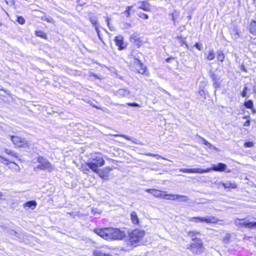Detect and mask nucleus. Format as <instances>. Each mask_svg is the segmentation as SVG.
<instances>
[{"instance_id": "obj_42", "label": "nucleus", "mask_w": 256, "mask_h": 256, "mask_svg": "<svg viewBox=\"0 0 256 256\" xmlns=\"http://www.w3.org/2000/svg\"><path fill=\"white\" fill-rule=\"evenodd\" d=\"M138 16L140 18L142 19L147 20L148 18V16L147 14H144L142 12L138 13Z\"/></svg>"}, {"instance_id": "obj_17", "label": "nucleus", "mask_w": 256, "mask_h": 256, "mask_svg": "<svg viewBox=\"0 0 256 256\" xmlns=\"http://www.w3.org/2000/svg\"><path fill=\"white\" fill-rule=\"evenodd\" d=\"M146 192L152 194L154 196L158 198H163L164 192L162 191L155 189H146Z\"/></svg>"}, {"instance_id": "obj_26", "label": "nucleus", "mask_w": 256, "mask_h": 256, "mask_svg": "<svg viewBox=\"0 0 256 256\" xmlns=\"http://www.w3.org/2000/svg\"><path fill=\"white\" fill-rule=\"evenodd\" d=\"M176 200L181 202H184L188 201L189 199L186 196L176 194Z\"/></svg>"}, {"instance_id": "obj_18", "label": "nucleus", "mask_w": 256, "mask_h": 256, "mask_svg": "<svg viewBox=\"0 0 256 256\" xmlns=\"http://www.w3.org/2000/svg\"><path fill=\"white\" fill-rule=\"evenodd\" d=\"M220 184L225 188H237L236 184L234 182H232L230 181H226V182H221Z\"/></svg>"}, {"instance_id": "obj_1", "label": "nucleus", "mask_w": 256, "mask_h": 256, "mask_svg": "<svg viewBox=\"0 0 256 256\" xmlns=\"http://www.w3.org/2000/svg\"><path fill=\"white\" fill-rule=\"evenodd\" d=\"M104 162V160L100 154H91L86 164L92 171H96L98 167L102 166Z\"/></svg>"}, {"instance_id": "obj_41", "label": "nucleus", "mask_w": 256, "mask_h": 256, "mask_svg": "<svg viewBox=\"0 0 256 256\" xmlns=\"http://www.w3.org/2000/svg\"><path fill=\"white\" fill-rule=\"evenodd\" d=\"M16 22L20 24H23L25 22V20L21 16L17 17Z\"/></svg>"}, {"instance_id": "obj_23", "label": "nucleus", "mask_w": 256, "mask_h": 256, "mask_svg": "<svg viewBox=\"0 0 256 256\" xmlns=\"http://www.w3.org/2000/svg\"><path fill=\"white\" fill-rule=\"evenodd\" d=\"M94 172L96 173L100 177L104 180H107L108 178V176L106 174H105L102 170L97 168L96 171Z\"/></svg>"}, {"instance_id": "obj_24", "label": "nucleus", "mask_w": 256, "mask_h": 256, "mask_svg": "<svg viewBox=\"0 0 256 256\" xmlns=\"http://www.w3.org/2000/svg\"><path fill=\"white\" fill-rule=\"evenodd\" d=\"M93 254L94 256H110L109 254L103 252L102 250L99 248L94 250Z\"/></svg>"}, {"instance_id": "obj_43", "label": "nucleus", "mask_w": 256, "mask_h": 256, "mask_svg": "<svg viewBox=\"0 0 256 256\" xmlns=\"http://www.w3.org/2000/svg\"><path fill=\"white\" fill-rule=\"evenodd\" d=\"M248 92V88L246 86H244L242 92L241 93V96L242 97H246L247 94Z\"/></svg>"}, {"instance_id": "obj_36", "label": "nucleus", "mask_w": 256, "mask_h": 256, "mask_svg": "<svg viewBox=\"0 0 256 256\" xmlns=\"http://www.w3.org/2000/svg\"><path fill=\"white\" fill-rule=\"evenodd\" d=\"M8 232L12 236H14L18 238H20V234L14 230H9Z\"/></svg>"}, {"instance_id": "obj_35", "label": "nucleus", "mask_w": 256, "mask_h": 256, "mask_svg": "<svg viewBox=\"0 0 256 256\" xmlns=\"http://www.w3.org/2000/svg\"><path fill=\"white\" fill-rule=\"evenodd\" d=\"M215 58L214 50H211L209 52L207 56V59L208 60H212Z\"/></svg>"}, {"instance_id": "obj_55", "label": "nucleus", "mask_w": 256, "mask_h": 256, "mask_svg": "<svg viewBox=\"0 0 256 256\" xmlns=\"http://www.w3.org/2000/svg\"><path fill=\"white\" fill-rule=\"evenodd\" d=\"M5 1L8 4L12 3V0H5Z\"/></svg>"}, {"instance_id": "obj_40", "label": "nucleus", "mask_w": 256, "mask_h": 256, "mask_svg": "<svg viewBox=\"0 0 256 256\" xmlns=\"http://www.w3.org/2000/svg\"><path fill=\"white\" fill-rule=\"evenodd\" d=\"M42 20H44V21H46L47 22H54V20L53 19L50 17V16H48V17H46V16H42Z\"/></svg>"}, {"instance_id": "obj_57", "label": "nucleus", "mask_w": 256, "mask_h": 256, "mask_svg": "<svg viewBox=\"0 0 256 256\" xmlns=\"http://www.w3.org/2000/svg\"><path fill=\"white\" fill-rule=\"evenodd\" d=\"M172 20H173L174 21V20H175V15H174V14H172Z\"/></svg>"}, {"instance_id": "obj_22", "label": "nucleus", "mask_w": 256, "mask_h": 256, "mask_svg": "<svg viewBox=\"0 0 256 256\" xmlns=\"http://www.w3.org/2000/svg\"><path fill=\"white\" fill-rule=\"evenodd\" d=\"M130 218L132 222L134 224H139V219L138 215L135 212H132L130 214Z\"/></svg>"}, {"instance_id": "obj_4", "label": "nucleus", "mask_w": 256, "mask_h": 256, "mask_svg": "<svg viewBox=\"0 0 256 256\" xmlns=\"http://www.w3.org/2000/svg\"><path fill=\"white\" fill-rule=\"evenodd\" d=\"M126 236L124 231L120 230L118 228H110L109 230V240H122Z\"/></svg>"}, {"instance_id": "obj_12", "label": "nucleus", "mask_w": 256, "mask_h": 256, "mask_svg": "<svg viewBox=\"0 0 256 256\" xmlns=\"http://www.w3.org/2000/svg\"><path fill=\"white\" fill-rule=\"evenodd\" d=\"M209 76L212 80L214 88H219L221 84L220 78L217 75L215 74L212 71L210 72Z\"/></svg>"}, {"instance_id": "obj_19", "label": "nucleus", "mask_w": 256, "mask_h": 256, "mask_svg": "<svg viewBox=\"0 0 256 256\" xmlns=\"http://www.w3.org/2000/svg\"><path fill=\"white\" fill-rule=\"evenodd\" d=\"M37 205V204L36 201L34 200H30L28 202H25L23 206L24 208H32V210H34L35 208Z\"/></svg>"}, {"instance_id": "obj_50", "label": "nucleus", "mask_w": 256, "mask_h": 256, "mask_svg": "<svg viewBox=\"0 0 256 256\" xmlns=\"http://www.w3.org/2000/svg\"><path fill=\"white\" fill-rule=\"evenodd\" d=\"M198 94L201 96H203L204 94H205V92L203 90H200L198 91Z\"/></svg>"}, {"instance_id": "obj_52", "label": "nucleus", "mask_w": 256, "mask_h": 256, "mask_svg": "<svg viewBox=\"0 0 256 256\" xmlns=\"http://www.w3.org/2000/svg\"><path fill=\"white\" fill-rule=\"evenodd\" d=\"M157 160H159L160 158H162V159H164V158H162V156L158 155V154H155V156H154Z\"/></svg>"}, {"instance_id": "obj_60", "label": "nucleus", "mask_w": 256, "mask_h": 256, "mask_svg": "<svg viewBox=\"0 0 256 256\" xmlns=\"http://www.w3.org/2000/svg\"><path fill=\"white\" fill-rule=\"evenodd\" d=\"M79 5H82L81 4L80 2H78Z\"/></svg>"}, {"instance_id": "obj_8", "label": "nucleus", "mask_w": 256, "mask_h": 256, "mask_svg": "<svg viewBox=\"0 0 256 256\" xmlns=\"http://www.w3.org/2000/svg\"><path fill=\"white\" fill-rule=\"evenodd\" d=\"M227 168V166L222 162L218 163L216 164H212V166L210 168H208L206 169H203V173L210 172V170H212L216 172H224Z\"/></svg>"}, {"instance_id": "obj_33", "label": "nucleus", "mask_w": 256, "mask_h": 256, "mask_svg": "<svg viewBox=\"0 0 256 256\" xmlns=\"http://www.w3.org/2000/svg\"><path fill=\"white\" fill-rule=\"evenodd\" d=\"M133 8V6H128L126 8V10L124 12V14H125L126 17H130V12L132 10Z\"/></svg>"}, {"instance_id": "obj_7", "label": "nucleus", "mask_w": 256, "mask_h": 256, "mask_svg": "<svg viewBox=\"0 0 256 256\" xmlns=\"http://www.w3.org/2000/svg\"><path fill=\"white\" fill-rule=\"evenodd\" d=\"M202 242L201 239H197L196 240H194L189 248V249L196 254H199L202 252L204 248L202 246Z\"/></svg>"}, {"instance_id": "obj_29", "label": "nucleus", "mask_w": 256, "mask_h": 256, "mask_svg": "<svg viewBox=\"0 0 256 256\" xmlns=\"http://www.w3.org/2000/svg\"><path fill=\"white\" fill-rule=\"evenodd\" d=\"M114 136L115 137L121 136V137L124 138L126 140L132 141V142L134 143V144H138L137 142H136V141H134V140H132L130 136H126V135H125V134H115V135H114Z\"/></svg>"}, {"instance_id": "obj_37", "label": "nucleus", "mask_w": 256, "mask_h": 256, "mask_svg": "<svg viewBox=\"0 0 256 256\" xmlns=\"http://www.w3.org/2000/svg\"><path fill=\"white\" fill-rule=\"evenodd\" d=\"M90 20L91 23L94 26L95 29H96V26H98V24L97 22V19L96 18L90 17Z\"/></svg>"}, {"instance_id": "obj_16", "label": "nucleus", "mask_w": 256, "mask_h": 256, "mask_svg": "<svg viewBox=\"0 0 256 256\" xmlns=\"http://www.w3.org/2000/svg\"><path fill=\"white\" fill-rule=\"evenodd\" d=\"M130 92L126 89H119L116 92V95L118 98L127 97L129 96Z\"/></svg>"}, {"instance_id": "obj_49", "label": "nucleus", "mask_w": 256, "mask_h": 256, "mask_svg": "<svg viewBox=\"0 0 256 256\" xmlns=\"http://www.w3.org/2000/svg\"><path fill=\"white\" fill-rule=\"evenodd\" d=\"M130 38L134 40L136 42L139 40V38L135 34H132L130 36Z\"/></svg>"}, {"instance_id": "obj_58", "label": "nucleus", "mask_w": 256, "mask_h": 256, "mask_svg": "<svg viewBox=\"0 0 256 256\" xmlns=\"http://www.w3.org/2000/svg\"><path fill=\"white\" fill-rule=\"evenodd\" d=\"M2 193L0 192V199L2 198Z\"/></svg>"}, {"instance_id": "obj_5", "label": "nucleus", "mask_w": 256, "mask_h": 256, "mask_svg": "<svg viewBox=\"0 0 256 256\" xmlns=\"http://www.w3.org/2000/svg\"><path fill=\"white\" fill-rule=\"evenodd\" d=\"M37 162L40 164L36 167V168L37 169L41 170H47L48 171H52L54 168L53 166L48 162V160L42 156L38 158Z\"/></svg>"}, {"instance_id": "obj_30", "label": "nucleus", "mask_w": 256, "mask_h": 256, "mask_svg": "<svg viewBox=\"0 0 256 256\" xmlns=\"http://www.w3.org/2000/svg\"><path fill=\"white\" fill-rule=\"evenodd\" d=\"M197 136L202 140V144L206 146H208L210 148H215L214 146H212V144H211L209 142H208L207 140H206L204 138H202V136H198L197 135Z\"/></svg>"}, {"instance_id": "obj_25", "label": "nucleus", "mask_w": 256, "mask_h": 256, "mask_svg": "<svg viewBox=\"0 0 256 256\" xmlns=\"http://www.w3.org/2000/svg\"><path fill=\"white\" fill-rule=\"evenodd\" d=\"M163 198L168 200H176V194H164Z\"/></svg>"}, {"instance_id": "obj_61", "label": "nucleus", "mask_w": 256, "mask_h": 256, "mask_svg": "<svg viewBox=\"0 0 256 256\" xmlns=\"http://www.w3.org/2000/svg\"><path fill=\"white\" fill-rule=\"evenodd\" d=\"M168 60H169V58H168V59L166 60V61H167V62H168Z\"/></svg>"}, {"instance_id": "obj_2", "label": "nucleus", "mask_w": 256, "mask_h": 256, "mask_svg": "<svg viewBox=\"0 0 256 256\" xmlns=\"http://www.w3.org/2000/svg\"><path fill=\"white\" fill-rule=\"evenodd\" d=\"M145 232L144 230L136 229L130 234V240L132 243L143 244L144 242L142 238Z\"/></svg>"}, {"instance_id": "obj_3", "label": "nucleus", "mask_w": 256, "mask_h": 256, "mask_svg": "<svg viewBox=\"0 0 256 256\" xmlns=\"http://www.w3.org/2000/svg\"><path fill=\"white\" fill-rule=\"evenodd\" d=\"M190 221H194L196 222H206L207 224H215L218 221L217 218L214 216H207L206 217H190L188 218Z\"/></svg>"}, {"instance_id": "obj_11", "label": "nucleus", "mask_w": 256, "mask_h": 256, "mask_svg": "<svg viewBox=\"0 0 256 256\" xmlns=\"http://www.w3.org/2000/svg\"><path fill=\"white\" fill-rule=\"evenodd\" d=\"M134 5L137 6L138 8L142 9L146 12H149L151 9V6L147 0L140 1Z\"/></svg>"}, {"instance_id": "obj_44", "label": "nucleus", "mask_w": 256, "mask_h": 256, "mask_svg": "<svg viewBox=\"0 0 256 256\" xmlns=\"http://www.w3.org/2000/svg\"><path fill=\"white\" fill-rule=\"evenodd\" d=\"M253 146L254 144L252 142H246L244 144V146L246 148H251Z\"/></svg>"}, {"instance_id": "obj_31", "label": "nucleus", "mask_w": 256, "mask_h": 256, "mask_svg": "<svg viewBox=\"0 0 256 256\" xmlns=\"http://www.w3.org/2000/svg\"><path fill=\"white\" fill-rule=\"evenodd\" d=\"M176 38H177L178 40V42L180 44L181 46H182L184 44V45L186 46V47L187 48H188V46L186 44V42L185 40V39H186L185 38H182V37L180 36V37H178Z\"/></svg>"}, {"instance_id": "obj_21", "label": "nucleus", "mask_w": 256, "mask_h": 256, "mask_svg": "<svg viewBox=\"0 0 256 256\" xmlns=\"http://www.w3.org/2000/svg\"><path fill=\"white\" fill-rule=\"evenodd\" d=\"M188 236H190L192 240H196L197 239H200V238H198L197 236H200V233L199 232H197L196 231H190L188 232Z\"/></svg>"}, {"instance_id": "obj_27", "label": "nucleus", "mask_w": 256, "mask_h": 256, "mask_svg": "<svg viewBox=\"0 0 256 256\" xmlns=\"http://www.w3.org/2000/svg\"><path fill=\"white\" fill-rule=\"evenodd\" d=\"M35 34L38 37H40L44 39H47V35L46 33L42 31H36Z\"/></svg>"}, {"instance_id": "obj_32", "label": "nucleus", "mask_w": 256, "mask_h": 256, "mask_svg": "<svg viewBox=\"0 0 256 256\" xmlns=\"http://www.w3.org/2000/svg\"><path fill=\"white\" fill-rule=\"evenodd\" d=\"M218 54V60L221 62H222L224 59V56L223 52L222 51H218L217 52Z\"/></svg>"}, {"instance_id": "obj_34", "label": "nucleus", "mask_w": 256, "mask_h": 256, "mask_svg": "<svg viewBox=\"0 0 256 256\" xmlns=\"http://www.w3.org/2000/svg\"><path fill=\"white\" fill-rule=\"evenodd\" d=\"M244 106L247 108H252L253 106V102L252 100H248L244 103Z\"/></svg>"}, {"instance_id": "obj_39", "label": "nucleus", "mask_w": 256, "mask_h": 256, "mask_svg": "<svg viewBox=\"0 0 256 256\" xmlns=\"http://www.w3.org/2000/svg\"><path fill=\"white\" fill-rule=\"evenodd\" d=\"M88 166L87 164L86 165H82L81 166L82 170L85 174H88V172H89V168L87 167Z\"/></svg>"}, {"instance_id": "obj_9", "label": "nucleus", "mask_w": 256, "mask_h": 256, "mask_svg": "<svg viewBox=\"0 0 256 256\" xmlns=\"http://www.w3.org/2000/svg\"><path fill=\"white\" fill-rule=\"evenodd\" d=\"M11 140L16 146L22 148L28 146V142L24 138L16 136H11Z\"/></svg>"}, {"instance_id": "obj_54", "label": "nucleus", "mask_w": 256, "mask_h": 256, "mask_svg": "<svg viewBox=\"0 0 256 256\" xmlns=\"http://www.w3.org/2000/svg\"><path fill=\"white\" fill-rule=\"evenodd\" d=\"M146 156H155V154H151V153H148L146 154Z\"/></svg>"}, {"instance_id": "obj_46", "label": "nucleus", "mask_w": 256, "mask_h": 256, "mask_svg": "<svg viewBox=\"0 0 256 256\" xmlns=\"http://www.w3.org/2000/svg\"><path fill=\"white\" fill-rule=\"evenodd\" d=\"M96 30L97 32V34H98V38H100V40L103 42L104 43V41L102 40V38L100 34V30H98V26H96Z\"/></svg>"}, {"instance_id": "obj_59", "label": "nucleus", "mask_w": 256, "mask_h": 256, "mask_svg": "<svg viewBox=\"0 0 256 256\" xmlns=\"http://www.w3.org/2000/svg\"><path fill=\"white\" fill-rule=\"evenodd\" d=\"M242 69L243 70L245 71V69H244V66H242Z\"/></svg>"}, {"instance_id": "obj_38", "label": "nucleus", "mask_w": 256, "mask_h": 256, "mask_svg": "<svg viewBox=\"0 0 256 256\" xmlns=\"http://www.w3.org/2000/svg\"><path fill=\"white\" fill-rule=\"evenodd\" d=\"M233 34H231L232 35V36L234 37L235 39H237L239 37V33L238 32V29L235 28L233 29Z\"/></svg>"}, {"instance_id": "obj_51", "label": "nucleus", "mask_w": 256, "mask_h": 256, "mask_svg": "<svg viewBox=\"0 0 256 256\" xmlns=\"http://www.w3.org/2000/svg\"><path fill=\"white\" fill-rule=\"evenodd\" d=\"M0 158L3 160V161L2 162V163H4V162H10V160H8L7 159L2 157L1 156H0Z\"/></svg>"}, {"instance_id": "obj_20", "label": "nucleus", "mask_w": 256, "mask_h": 256, "mask_svg": "<svg viewBox=\"0 0 256 256\" xmlns=\"http://www.w3.org/2000/svg\"><path fill=\"white\" fill-rule=\"evenodd\" d=\"M250 32L253 35L256 36V21L253 20L250 23L249 26Z\"/></svg>"}, {"instance_id": "obj_15", "label": "nucleus", "mask_w": 256, "mask_h": 256, "mask_svg": "<svg viewBox=\"0 0 256 256\" xmlns=\"http://www.w3.org/2000/svg\"><path fill=\"white\" fill-rule=\"evenodd\" d=\"M180 171L184 173H198L203 174V169L200 168H184L180 169Z\"/></svg>"}, {"instance_id": "obj_6", "label": "nucleus", "mask_w": 256, "mask_h": 256, "mask_svg": "<svg viewBox=\"0 0 256 256\" xmlns=\"http://www.w3.org/2000/svg\"><path fill=\"white\" fill-rule=\"evenodd\" d=\"M236 226L244 227L250 229L256 228V222H250L248 220L236 218L234 220Z\"/></svg>"}, {"instance_id": "obj_62", "label": "nucleus", "mask_w": 256, "mask_h": 256, "mask_svg": "<svg viewBox=\"0 0 256 256\" xmlns=\"http://www.w3.org/2000/svg\"><path fill=\"white\" fill-rule=\"evenodd\" d=\"M253 0L254 2L256 0Z\"/></svg>"}, {"instance_id": "obj_28", "label": "nucleus", "mask_w": 256, "mask_h": 256, "mask_svg": "<svg viewBox=\"0 0 256 256\" xmlns=\"http://www.w3.org/2000/svg\"><path fill=\"white\" fill-rule=\"evenodd\" d=\"M4 152L7 154H8L16 158H18V154L14 152V151L10 150L6 148L4 150Z\"/></svg>"}, {"instance_id": "obj_13", "label": "nucleus", "mask_w": 256, "mask_h": 256, "mask_svg": "<svg viewBox=\"0 0 256 256\" xmlns=\"http://www.w3.org/2000/svg\"><path fill=\"white\" fill-rule=\"evenodd\" d=\"M114 42L116 46H118L119 50H123L125 48L126 46L124 42V38L122 36H118L115 38Z\"/></svg>"}, {"instance_id": "obj_47", "label": "nucleus", "mask_w": 256, "mask_h": 256, "mask_svg": "<svg viewBox=\"0 0 256 256\" xmlns=\"http://www.w3.org/2000/svg\"><path fill=\"white\" fill-rule=\"evenodd\" d=\"M198 50H200L202 48V44L200 43H196L194 46Z\"/></svg>"}, {"instance_id": "obj_14", "label": "nucleus", "mask_w": 256, "mask_h": 256, "mask_svg": "<svg viewBox=\"0 0 256 256\" xmlns=\"http://www.w3.org/2000/svg\"><path fill=\"white\" fill-rule=\"evenodd\" d=\"M134 64L136 65L138 73L144 74L146 72V67L142 64L140 60L136 58Z\"/></svg>"}, {"instance_id": "obj_48", "label": "nucleus", "mask_w": 256, "mask_h": 256, "mask_svg": "<svg viewBox=\"0 0 256 256\" xmlns=\"http://www.w3.org/2000/svg\"><path fill=\"white\" fill-rule=\"evenodd\" d=\"M126 104L129 106H136V107L140 106L139 104H138L136 102H128V103H127Z\"/></svg>"}, {"instance_id": "obj_53", "label": "nucleus", "mask_w": 256, "mask_h": 256, "mask_svg": "<svg viewBox=\"0 0 256 256\" xmlns=\"http://www.w3.org/2000/svg\"><path fill=\"white\" fill-rule=\"evenodd\" d=\"M250 124V122L249 120H246L244 124V126H248Z\"/></svg>"}, {"instance_id": "obj_56", "label": "nucleus", "mask_w": 256, "mask_h": 256, "mask_svg": "<svg viewBox=\"0 0 256 256\" xmlns=\"http://www.w3.org/2000/svg\"><path fill=\"white\" fill-rule=\"evenodd\" d=\"M106 24H107V25L109 26V24H110V20L108 18H107L106 20Z\"/></svg>"}, {"instance_id": "obj_10", "label": "nucleus", "mask_w": 256, "mask_h": 256, "mask_svg": "<svg viewBox=\"0 0 256 256\" xmlns=\"http://www.w3.org/2000/svg\"><path fill=\"white\" fill-rule=\"evenodd\" d=\"M109 230L110 228H96L94 229V232L104 240H109Z\"/></svg>"}, {"instance_id": "obj_45", "label": "nucleus", "mask_w": 256, "mask_h": 256, "mask_svg": "<svg viewBox=\"0 0 256 256\" xmlns=\"http://www.w3.org/2000/svg\"><path fill=\"white\" fill-rule=\"evenodd\" d=\"M102 170L105 172V174H106L108 175V173L112 170V168L110 167H106Z\"/></svg>"}]
</instances>
